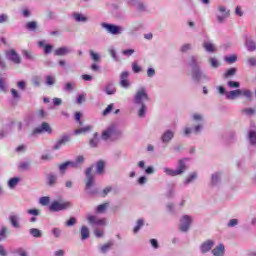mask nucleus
<instances>
[{
  "instance_id": "obj_36",
  "label": "nucleus",
  "mask_w": 256,
  "mask_h": 256,
  "mask_svg": "<svg viewBox=\"0 0 256 256\" xmlns=\"http://www.w3.org/2000/svg\"><path fill=\"white\" fill-rule=\"evenodd\" d=\"M108 207H109V202H105L103 204H100V205H98L96 212L97 213H103L105 211V209L108 208Z\"/></svg>"
},
{
  "instance_id": "obj_28",
  "label": "nucleus",
  "mask_w": 256,
  "mask_h": 256,
  "mask_svg": "<svg viewBox=\"0 0 256 256\" xmlns=\"http://www.w3.org/2000/svg\"><path fill=\"white\" fill-rule=\"evenodd\" d=\"M103 171H105V162L103 160H99L97 162V173L99 175H103Z\"/></svg>"
},
{
  "instance_id": "obj_31",
  "label": "nucleus",
  "mask_w": 256,
  "mask_h": 256,
  "mask_svg": "<svg viewBox=\"0 0 256 256\" xmlns=\"http://www.w3.org/2000/svg\"><path fill=\"white\" fill-rule=\"evenodd\" d=\"M198 175L197 172H192L185 181V185H189V183H193V181H195V179H197Z\"/></svg>"
},
{
  "instance_id": "obj_16",
  "label": "nucleus",
  "mask_w": 256,
  "mask_h": 256,
  "mask_svg": "<svg viewBox=\"0 0 256 256\" xmlns=\"http://www.w3.org/2000/svg\"><path fill=\"white\" fill-rule=\"evenodd\" d=\"M237 97H241V89L232 90L226 93V99H230L231 101L237 99Z\"/></svg>"
},
{
  "instance_id": "obj_44",
  "label": "nucleus",
  "mask_w": 256,
  "mask_h": 256,
  "mask_svg": "<svg viewBox=\"0 0 256 256\" xmlns=\"http://www.w3.org/2000/svg\"><path fill=\"white\" fill-rule=\"evenodd\" d=\"M10 222L13 225V227H19V222L17 221V216L16 215H12L10 216Z\"/></svg>"
},
{
  "instance_id": "obj_9",
  "label": "nucleus",
  "mask_w": 256,
  "mask_h": 256,
  "mask_svg": "<svg viewBox=\"0 0 256 256\" xmlns=\"http://www.w3.org/2000/svg\"><path fill=\"white\" fill-rule=\"evenodd\" d=\"M180 231H183L184 233L189 231V227L191 225V217L190 216H183L180 220Z\"/></svg>"
},
{
  "instance_id": "obj_47",
  "label": "nucleus",
  "mask_w": 256,
  "mask_h": 256,
  "mask_svg": "<svg viewBox=\"0 0 256 256\" xmlns=\"http://www.w3.org/2000/svg\"><path fill=\"white\" fill-rule=\"evenodd\" d=\"M132 70L134 73H141V67L139 64H137V62L132 63Z\"/></svg>"
},
{
  "instance_id": "obj_17",
  "label": "nucleus",
  "mask_w": 256,
  "mask_h": 256,
  "mask_svg": "<svg viewBox=\"0 0 256 256\" xmlns=\"http://www.w3.org/2000/svg\"><path fill=\"white\" fill-rule=\"evenodd\" d=\"M70 52H71V50H69V48H67V47H60V48H57L54 51V55L56 57H63L64 55H67Z\"/></svg>"
},
{
  "instance_id": "obj_38",
  "label": "nucleus",
  "mask_w": 256,
  "mask_h": 256,
  "mask_svg": "<svg viewBox=\"0 0 256 256\" xmlns=\"http://www.w3.org/2000/svg\"><path fill=\"white\" fill-rule=\"evenodd\" d=\"M246 47H247L248 51H255V49H256L255 42L248 40L246 42Z\"/></svg>"
},
{
  "instance_id": "obj_43",
  "label": "nucleus",
  "mask_w": 256,
  "mask_h": 256,
  "mask_svg": "<svg viewBox=\"0 0 256 256\" xmlns=\"http://www.w3.org/2000/svg\"><path fill=\"white\" fill-rule=\"evenodd\" d=\"M29 167H30L29 162H22L19 164L20 171H27V169H29Z\"/></svg>"
},
{
  "instance_id": "obj_61",
  "label": "nucleus",
  "mask_w": 256,
  "mask_h": 256,
  "mask_svg": "<svg viewBox=\"0 0 256 256\" xmlns=\"http://www.w3.org/2000/svg\"><path fill=\"white\" fill-rule=\"evenodd\" d=\"M209 63L211 64L212 67H219V62H217V59L215 58H210Z\"/></svg>"
},
{
  "instance_id": "obj_27",
  "label": "nucleus",
  "mask_w": 256,
  "mask_h": 256,
  "mask_svg": "<svg viewBox=\"0 0 256 256\" xmlns=\"http://www.w3.org/2000/svg\"><path fill=\"white\" fill-rule=\"evenodd\" d=\"M30 235H32V237H35L36 239H39L40 237H42L43 233L37 228H31Z\"/></svg>"
},
{
  "instance_id": "obj_35",
  "label": "nucleus",
  "mask_w": 256,
  "mask_h": 256,
  "mask_svg": "<svg viewBox=\"0 0 256 256\" xmlns=\"http://www.w3.org/2000/svg\"><path fill=\"white\" fill-rule=\"evenodd\" d=\"M115 91H117V90L115 89V87H113V85H108L105 88V93L107 95H115Z\"/></svg>"
},
{
  "instance_id": "obj_41",
  "label": "nucleus",
  "mask_w": 256,
  "mask_h": 256,
  "mask_svg": "<svg viewBox=\"0 0 256 256\" xmlns=\"http://www.w3.org/2000/svg\"><path fill=\"white\" fill-rule=\"evenodd\" d=\"M226 63H229L230 65L235 63V61H237V55H231V56H227L225 58Z\"/></svg>"
},
{
  "instance_id": "obj_29",
  "label": "nucleus",
  "mask_w": 256,
  "mask_h": 256,
  "mask_svg": "<svg viewBox=\"0 0 256 256\" xmlns=\"http://www.w3.org/2000/svg\"><path fill=\"white\" fill-rule=\"evenodd\" d=\"M248 138H249L251 145H256V131L255 130L249 131Z\"/></svg>"
},
{
  "instance_id": "obj_15",
  "label": "nucleus",
  "mask_w": 256,
  "mask_h": 256,
  "mask_svg": "<svg viewBox=\"0 0 256 256\" xmlns=\"http://www.w3.org/2000/svg\"><path fill=\"white\" fill-rule=\"evenodd\" d=\"M213 245H215V242L213 240H207L201 245V251L202 253H209L210 249H213Z\"/></svg>"
},
{
  "instance_id": "obj_40",
  "label": "nucleus",
  "mask_w": 256,
  "mask_h": 256,
  "mask_svg": "<svg viewBox=\"0 0 256 256\" xmlns=\"http://www.w3.org/2000/svg\"><path fill=\"white\" fill-rule=\"evenodd\" d=\"M17 183H19V178L14 177L9 180L8 185L11 189H13V187H15Z\"/></svg>"
},
{
  "instance_id": "obj_3",
  "label": "nucleus",
  "mask_w": 256,
  "mask_h": 256,
  "mask_svg": "<svg viewBox=\"0 0 256 256\" xmlns=\"http://www.w3.org/2000/svg\"><path fill=\"white\" fill-rule=\"evenodd\" d=\"M187 171V164H185V159H180L178 161V169L173 170L171 168H164V173L170 177H177V175H183V172Z\"/></svg>"
},
{
  "instance_id": "obj_30",
  "label": "nucleus",
  "mask_w": 256,
  "mask_h": 256,
  "mask_svg": "<svg viewBox=\"0 0 256 256\" xmlns=\"http://www.w3.org/2000/svg\"><path fill=\"white\" fill-rule=\"evenodd\" d=\"M237 73V68H230L228 69L225 74H224V78L225 79H229V77H233L235 76Z\"/></svg>"
},
{
  "instance_id": "obj_52",
  "label": "nucleus",
  "mask_w": 256,
  "mask_h": 256,
  "mask_svg": "<svg viewBox=\"0 0 256 256\" xmlns=\"http://www.w3.org/2000/svg\"><path fill=\"white\" fill-rule=\"evenodd\" d=\"M113 191V188L111 186L106 187L101 194V197H105L106 195H109Z\"/></svg>"
},
{
  "instance_id": "obj_13",
  "label": "nucleus",
  "mask_w": 256,
  "mask_h": 256,
  "mask_svg": "<svg viewBox=\"0 0 256 256\" xmlns=\"http://www.w3.org/2000/svg\"><path fill=\"white\" fill-rule=\"evenodd\" d=\"M71 141V138L69 136L64 135L60 140L57 141L56 145H54V149L57 151L58 149H61L63 145H67Z\"/></svg>"
},
{
  "instance_id": "obj_7",
  "label": "nucleus",
  "mask_w": 256,
  "mask_h": 256,
  "mask_svg": "<svg viewBox=\"0 0 256 256\" xmlns=\"http://www.w3.org/2000/svg\"><path fill=\"white\" fill-rule=\"evenodd\" d=\"M92 172H93V166L88 167L85 171V175L87 177L85 181L86 191H88V189H91V187L95 185V178L93 177V174H91Z\"/></svg>"
},
{
  "instance_id": "obj_23",
  "label": "nucleus",
  "mask_w": 256,
  "mask_h": 256,
  "mask_svg": "<svg viewBox=\"0 0 256 256\" xmlns=\"http://www.w3.org/2000/svg\"><path fill=\"white\" fill-rule=\"evenodd\" d=\"M91 129H93V127L88 125L86 127L76 129L74 131V133H75V135H87V133H89V131H91Z\"/></svg>"
},
{
  "instance_id": "obj_49",
  "label": "nucleus",
  "mask_w": 256,
  "mask_h": 256,
  "mask_svg": "<svg viewBox=\"0 0 256 256\" xmlns=\"http://www.w3.org/2000/svg\"><path fill=\"white\" fill-rule=\"evenodd\" d=\"M112 246H113V243L104 244V245L101 247V251H102L103 253H107V251H109V249H111Z\"/></svg>"
},
{
  "instance_id": "obj_18",
  "label": "nucleus",
  "mask_w": 256,
  "mask_h": 256,
  "mask_svg": "<svg viewBox=\"0 0 256 256\" xmlns=\"http://www.w3.org/2000/svg\"><path fill=\"white\" fill-rule=\"evenodd\" d=\"M214 256H223L225 255V246L223 244L218 245L212 250Z\"/></svg>"
},
{
  "instance_id": "obj_46",
  "label": "nucleus",
  "mask_w": 256,
  "mask_h": 256,
  "mask_svg": "<svg viewBox=\"0 0 256 256\" xmlns=\"http://www.w3.org/2000/svg\"><path fill=\"white\" fill-rule=\"evenodd\" d=\"M87 94H80L77 99L78 105L85 103Z\"/></svg>"
},
{
  "instance_id": "obj_63",
  "label": "nucleus",
  "mask_w": 256,
  "mask_h": 256,
  "mask_svg": "<svg viewBox=\"0 0 256 256\" xmlns=\"http://www.w3.org/2000/svg\"><path fill=\"white\" fill-rule=\"evenodd\" d=\"M123 55H127L128 57H131V55H133V53H135L134 49H127V50H123Z\"/></svg>"
},
{
  "instance_id": "obj_57",
  "label": "nucleus",
  "mask_w": 256,
  "mask_h": 256,
  "mask_svg": "<svg viewBox=\"0 0 256 256\" xmlns=\"http://www.w3.org/2000/svg\"><path fill=\"white\" fill-rule=\"evenodd\" d=\"M247 63L249 65H251V67H255L256 66V58L255 57H250L247 59Z\"/></svg>"
},
{
  "instance_id": "obj_22",
  "label": "nucleus",
  "mask_w": 256,
  "mask_h": 256,
  "mask_svg": "<svg viewBox=\"0 0 256 256\" xmlns=\"http://www.w3.org/2000/svg\"><path fill=\"white\" fill-rule=\"evenodd\" d=\"M38 45H39V47L44 48L45 55H49V53H51L53 51V45H51V44L45 45V41L38 42Z\"/></svg>"
},
{
  "instance_id": "obj_37",
  "label": "nucleus",
  "mask_w": 256,
  "mask_h": 256,
  "mask_svg": "<svg viewBox=\"0 0 256 256\" xmlns=\"http://www.w3.org/2000/svg\"><path fill=\"white\" fill-rule=\"evenodd\" d=\"M227 85L230 89H239L241 87V83L235 81H228Z\"/></svg>"
},
{
  "instance_id": "obj_25",
  "label": "nucleus",
  "mask_w": 256,
  "mask_h": 256,
  "mask_svg": "<svg viewBox=\"0 0 256 256\" xmlns=\"http://www.w3.org/2000/svg\"><path fill=\"white\" fill-rule=\"evenodd\" d=\"M89 228L87 226H82L80 229V235H81V239L82 241H85V239H89Z\"/></svg>"
},
{
  "instance_id": "obj_50",
  "label": "nucleus",
  "mask_w": 256,
  "mask_h": 256,
  "mask_svg": "<svg viewBox=\"0 0 256 256\" xmlns=\"http://www.w3.org/2000/svg\"><path fill=\"white\" fill-rule=\"evenodd\" d=\"M7 235V227H2L0 230V241H3Z\"/></svg>"
},
{
  "instance_id": "obj_19",
  "label": "nucleus",
  "mask_w": 256,
  "mask_h": 256,
  "mask_svg": "<svg viewBox=\"0 0 256 256\" xmlns=\"http://www.w3.org/2000/svg\"><path fill=\"white\" fill-rule=\"evenodd\" d=\"M69 165L71 167H77V164L75 162H71V161H66L62 164H60L58 167H59V170L61 173H65V171H67V168L69 167Z\"/></svg>"
},
{
  "instance_id": "obj_56",
  "label": "nucleus",
  "mask_w": 256,
  "mask_h": 256,
  "mask_svg": "<svg viewBox=\"0 0 256 256\" xmlns=\"http://www.w3.org/2000/svg\"><path fill=\"white\" fill-rule=\"evenodd\" d=\"M49 201H50V199L47 196H44V197L40 198L41 205H49Z\"/></svg>"
},
{
  "instance_id": "obj_34",
  "label": "nucleus",
  "mask_w": 256,
  "mask_h": 256,
  "mask_svg": "<svg viewBox=\"0 0 256 256\" xmlns=\"http://www.w3.org/2000/svg\"><path fill=\"white\" fill-rule=\"evenodd\" d=\"M143 225H145V222L143 221V219H139L137 221V225L133 229V233H137L141 229V227H143Z\"/></svg>"
},
{
  "instance_id": "obj_62",
  "label": "nucleus",
  "mask_w": 256,
  "mask_h": 256,
  "mask_svg": "<svg viewBox=\"0 0 256 256\" xmlns=\"http://www.w3.org/2000/svg\"><path fill=\"white\" fill-rule=\"evenodd\" d=\"M37 116H38L40 119H45V117H46L45 110H43V109L38 110V111H37Z\"/></svg>"
},
{
  "instance_id": "obj_33",
  "label": "nucleus",
  "mask_w": 256,
  "mask_h": 256,
  "mask_svg": "<svg viewBox=\"0 0 256 256\" xmlns=\"http://www.w3.org/2000/svg\"><path fill=\"white\" fill-rule=\"evenodd\" d=\"M26 29H28V31H35L37 29V22L30 21L26 23Z\"/></svg>"
},
{
  "instance_id": "obj_26",
  "label": "nucleus",
  "mask_w": 256,
  "mask_h": 256,
  "mask_svg": "<svg viewBox=\"0 0 256 256\" xmlns=\"http://www.w3.org/2000/svg\"><path fill=\"white\" fill-rule=\"evenodd\" d=\"M203 47L208 53H215V51H217V48H215V45L211 42H204Z\"/></svg>"
},
{
  "instance_id": "obj_54",
  "label": "nucleus",
  "mask_w": 256,
  "mask_h": 256,
  "mask_svg": "<svg viewBox=\"0 0 256 256\" xmlns=\"http://www.w3.org/2000/svg\"><path fill=\"white\" fill-rule=\"evenodd\" d=\"M75 223H77V219H75L74 217H71V218L66 222V226H67V227H73V225H75Z\"/></svg>"
},
{
  "instance_id": "obj_20",
  "label": "nucleus",
  "mask_w": 256,
  "mask_h": 256,
  "mask_svg": "<svg viewBox=\"0 0 256 256\" xmlns=\"http://www.w3.org/2000/svg\"><path fill=\"white\" fill-rule=\"evenodd\" d=\"M46 181L49 187H55V184L57 183V175L48 174L46 176Z\"/></svg>"
},
{
  "instance_id": "obj_2",
  "label": "nucleus",
  "mask_w": 256,
  "mask_h": 256,
  "mask_svg": "<svg viewBox=\"0 0 256 256\" xmlns=\"http://www.w3.org/2000/svg\"><path fill=\"white\" fill-rule=\"evenodd\" d=\"M122 135L123 132L117 130L115 124H112L102 132V139L104 141H107L108 139H112V141H117V139H119Z\"/></svg>"
},
{
  "instance_id": "obj_14",
  "label": "nucleus",
  "mask_w": 256,
  "mask_h": 256,
  "mask_svg": "<svg viewBox=\"0 0 256 256\" xmlns=\"http://www.w3.org/2000/svg\"><path fill=\"white\" fill-rule=\"evenodd\" d=\"M218 11H220V13H222V16H217V20L219 23H223V21H225V19H227V17H229V11H227V9H225V7L220 6L218 7Z\"/></svg>"
},
{
  "instance_id": "obj_21",
  "label": "nucleus",
  "mask_w": 256,
  "mask_h": 256,
  "mask_svg": "<svg viewBox=\"0 0 256 256\" xmlns=\"http://www.w3.org/2000/svg\"><path fill=\"white\" fill-rule=\"evenodd\" d=\"M240 97H245L247 101H253V92L249 89H242L240 92Z\"/></svg>"
},
{
  "instance_id": "obj_60",
  "label": "nucleus",
  "mask_w": 256,
  "mask_h": 256,
  "mask_svg": "<svg viewBox=\"0 0 256 256\" xmlns=\"http://www.w3.org/2000/svg\"><path fill=\"white\" fill-rule=\"evenodd\" d=\"M46 83L47 85H53L55 83V78H53V76H47Z\"/></svg>"
},
{
  "instance_id": "obj_12",
  "label": "nucleus",
  "mask_w": 256,
  "mask_h": 256,
  "mask_svg": "<svg viewBox=\"0 0 256 256\" xmlns=\"http://www.w3.org/2000/svg\"><path fill=\"white\" fill-rule=\"evenodd\" d=\"M120 85L121 87L127 88L129 87V72L124 71L120 75Z\"/></svg>"
},
{
  "instance_id": "obj_10",
  "label": "nucleus",
  "mask_w": 256,
  "mask_h": 256,
  "mask_svg": "<svg viewBox=\"0 0 256 256\" xmlns=\"http://www.w3.org/2000/svg\"><path fill=\"white\" fill-rule=\"evenodd\" d=\"M87 220L90 225H100L103 226L106 224L105 218H97V216H93L91 214L87 215Z\"/></svg>"
},
{
  "instance_id": "obj_1",
  "label": "nucleus",
  "mask_w": 256,
  "mask_h": 256,
  "mask_svg": "<svg viewBox=\"0 0 256 256\" xmlns=\"http://www.w3.org/2000/svg\"><path fill=\"white\" fill-rule=\"evenodd\" d=\"M143 101H149V95H147V90H145V88L138 90L135 95V103L137 105H142L138 112L139 117H145V111H147V106L143 104Z\"/></svg>"
},
{
  "instance_id": "obj_32",
  "label": "nucleus",
  "mask_w": 256,
  "mask_h": 256,
  "mask_svg": "<svg viewBox=\"0 0 256 256\" xmlns=\"http://www.w3.org/2000/svg\"><path fill=\"white\" fill-rule=\"evenodd\" d=\"M73 17L75 21H77L78 23L79 22L85 23V21H87V17L82 16L80 13H74Z\"/></svg>"
},
{
  "instance_id": "obj_11",
  "label": "nucleus",
  "mask_w": 256,
  "mask_h": 256,
  "mask_svg": "<svg viewBox=\"0 0 256 256\" xmlns=\"http://www.w3.org/2000/svg\"><path fill=\"white\" fill-rule=\"evenodd\" d=\"M6 55L13 63H16L17 65L21 63V57H19V54H17L15 50L8 51Z\"/></svg>"
},
{
  "instance_id": "obj_6",
  "label": "nucleus",
  "mask_w": 256,
  "mask_h": 256,
  "mask_svg": "<svg viewBox=\"0 0 256 256\" xmlns=\"http://www.w3.org/2000/svg\"><path fill=\"white\" fill-rule=\"evenodd\" d=\"M41 133H48L49 135L53 133V129L51 128L49 123L43 122L40 127H37L32 131L31 135H41Z\"/></svg>"
},
{
  "instance_id": "obj_55",
  "label": "nucleus",
  "mask_w": 256,
  "mask_h": 256,
  "mask_svg": "<svg viewBox=\"0 0 256 256\" xmlns=\"http://www.w3.org/2000/svg\"><path fill=\"white\" fill-rule=\"evenodd\" d=\"M75 121H77V123H79L80 126H83V122L81 121V112L75 113Z\"/></svg>"
},
{
  "instance_id": "obj_5",
  "label": "nucleus",
  "mask_w": 256,
  "mask_h": 256,
  "mask_svg": "<svg viewBox=\"0 0 256 256\" xmlns=\"http://www.w3.org/2000/svg\"><path fill=\"white\" fill-rule=\"evenodd\" d=\"M71 207V202L67 201H53L49 206L50 211L57 212V211H65V209H69Z\"/></svg>"
},
{
  "instance_id": "obj_24",
  "label": "nucleus",
  "mask_w": 256,
  "mask_h": 256,
  "mask_svg": "<svg viewBox=\"0 0 256 256\" xmlns=\"http://www.w3.org/2000/svg\"><path fill=\"white\" fill-rule=\"evenodd\" d=\"M173 137H174L173 131L167 130L162 135V141H163V143H169V141H171V139H173Z\"/></svg>"
},
{
  "instance_id": "obj_51",
  "label": "nucleus",
  "mask_w": 256,
  "mask_h": 256,
  "mask_svg": "<svg viewBox=\"0 0 256 256\" xmlns=\"http://www.w3.org/2000/svg\"><path fill=\"white\" fill-rule=\"evenodd\" d=\"M23 55H24V57H26L29 60H33L34 59L33 53H31V51H29V50H24L23 51Z\"/></svg>"
},
{
  "instance_id": "obj_4",
  "label": "nucleus",
  "mask_w": 256,
  "mask_h": 256,
  "mask_svg": "<svg viewBox=\"0 0 256 256\" xmlns=\"http://www.w3.org/2000/svg\"><path fill=\"white\" fill-rule=\"evenodd\" d=\"M189 65L192 68V78L194 79V81H199V79H201V70L197 65V58H195L194 56L190 57Z\"/></svg>"
},
{
  "instance_id": "obj_58",
  "label": "nucleus",
  "mask_w": 256,
  "mask_h": 256,
  "mask_svg": "<svg viewBox=\"0 0 256 256\" xmlns=\"http://www.w3.org/2000/svg\"><path fill=\"white\" fill-rule=\"evenodd\" d=\"M27 213L29 215H34V217H37L39 215V210L38 209H29V210H27Z\"/></svg>"
},
{
  "instance_id": "obj_59",
  "label": "nucleus",
  "mask_w": 256,
  "mask_h": 256,
  "mask_svg": "<svg viewBox=\"0 0 256 256\" xmlns=\"http://www.w3.org/2000/svg\"><path fill=\"white\" fill-rule=\"evenodd\" d=\"M52 233H53L54 237H56V239H58V237H61V230L59 228H54L52 230Z\"/></svg>"
},
{
  "instance_id": "obj_8",
  "label": "nucleus",
  "mask_w": 256,
  "mask_h": 256,
  "mask_svg": "<svg viewBox=\"0 0 256 256\" xmlns=\"http://www.w3.org/2000/svg\"><path fill=\"white\" fill-rule=\"evenodd\" d=\"M102 27H104L108 33H111V35H119L121 33V27L115 24L102 23Z\"/></svg>"
},
{
  "instance_id": "obj_39",
  "label": "nucleus",
  "mask_w": 256,
  "mask_h": 256,
  "mask_svg": "<svg viewBox=\"0 0 256 256\" xmlns=\"http://www.w3.org/2000/svg\"><path fill=\"white\" fill-rule=\"evenodd\" d=\"M90 57L92 60L95 61V63L101 61V57L99 56V54L95 53L93 50L90 51Z\"/></svg>"
},
{
  "instance_id": "obj_48",
  "label": "nucleus",
  "mask_w": 256,
  "mask_h": 256,
  "mask_svg": "<svg viewBox=\"0 0 256 256\" xmlns=\"http://www.w3.org/2000/svg\"><path fill=\"white\" fill-rule=\"evenodd\" d=\"M0 91H7V84L5 83V79L0 78Z\"/></svg>"
},
{
  "instance_id": "obj_45",
  "label": "nucleus",
  "mask_w": 256,
  "mask_h": 256,
  "mask_svg": "<svg viewBox=\"0 0 256 256\" xmlns=\"http://www.w3.org/2000/svg\"><path fill=\"white\" fill-rule=\"evenodd\" d=\"M111 111H113V104H109L107 106V108L102 112V115L104 117H107V115H109V113H111Z\"/></svg>"
},
{
  "instance_id": "obj_64",
  "label": "nucleus",
  "mask_w": 256,
  "mask_h": 256,
  "mask_svg": "<svg viewBox=\"0 0 256 256\" xmlns=\"http://www.w3.org/2000/svg\"><path fill=\"white\" fill-rule=\"evenodd\" d=\"M65 91H73V83L71 82L66 83Z\"/></svg>"
},
{
  "instance_id": "obj_53",
  "label": "nucleus",
  "mask_w": 256,
  "mask_h": 256,
  "mask_svg": "<svg viewBox=\"0 0 256 256\" xmlns=\"http://www.w3.org/2000/svg\"><path fill=\"white\" fill-rule=\"evenodd\" d=\"M242 113H245L246 115H255V109L253 108H246L242 110Z\"/></svg>"
},
{
  "instance_id": "obj_42",
  "label": "nucleus",
  "mask_w": 256,
  "mask_h": 256,
  "mask_svg": "<svg viewBox=\"0 0 256 256\" xmlns=\"http://www.w3.org/2000/svg\"><path fill=\"white\" fill-rule=\"evenodd\" d=\"M97 133L94 134V139L90 140V146L92 147H97V145L99 144V139L97 138Z\"/></svg>"
}]
</instances>
